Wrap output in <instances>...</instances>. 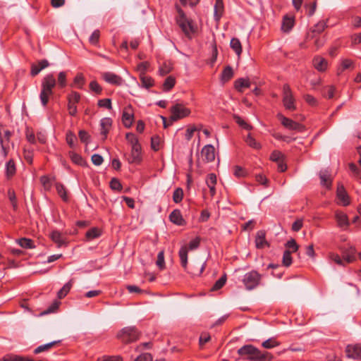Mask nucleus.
<instances>
[{
	"label": "nucleus",
	"mask_w": 361,
	"mask_h": 361,
	"mask_svg": "<svg viewBox=\"0 0 361 361\" xmlns=\"http://www.w3.org/2000/svg\"><path fill=\"white\" fill-rule=\"evenodd\" d=\"M156 264L160 269H163L165 267L164 253L163 250L159 252Z\"/></svg>",
	"instance_id": "45"
},
{
	"label": "nucleus",
	"mask_w": 361,
	"mask_h": 361,
	"mask_svg": "<svg viewBox=\"0 0 361 361\" xmlns=\"http://www.w3.org/2000/svg\"><path fill=\"white\" fill-rule=\"evenodd\" d=\"M231 47L233 50L236 53V54L239 56L242 52V47L240 42L237 38H233L231 40L230 43Z\"/></svg>",
	"instance_id": "30"
},
{
	"label": "nucleus",
	"mask_w": 361,
	"mask_h": 361,
	"mask_svg": "<svg viewBox=\"0 0 361 361\" xmlns=\"http://www.w3.org/2000/svg\"><path fill=\"white\" fill-rule=\"evenodd\" d=\"M75 140V137L74 134L71 132H68L66 135V141L69 146L72 148L74 147V142Z\"/></svg>",
	"instance_id": "61"
},
{
	"label": "nucleus",
	"mask_w": 361,
	"mask_h": 361,
	"mask_svg": "<svg viewBox=\"0 0 361 361\" xmlns=\"http://www.w3.org/2000/svg\"><path fill=\"white\" fill-rule=\"evenodd\" d=\"M50 236L54 242L58 244V246H61L64 244V240L62 238L61 234L59 231H53Z\"/></svg>",
	"instance_id": "34"
},
{
	"label": "nucleus",
	"mask_w": 361,
	"mask_h": 361,
	"mask_svg": "<svg viewBox=\"0 0 361 361\" xmlns=\"http://www.w3.org/2000/svg\"><path fill=\"white\" fill-rule=\"evenodd\" d=\"M255 244L257 248H263L264 246L269 245L265 239V232L264 231H259L257 233Z\"/></svg>",
	"instance_id": "19"
},
{
	"label": "nucleus",
	"mask_w": 361,
	"mask_h": 361,
	"mask_svg": "<svg viewBox=\"0 0 361 361\" xmlns=\"http://www.w3.org/2000/svg\"><path fill=\"white\" fill-rule=\"evenodd\" d=\"M58 83L61 87H63L66 85V74L65 72H60L58 75Z\"/></svg>",
	"instance_id": "54"
},
{
	"label": "nucleus",
	"mask_w": 361,
	"mask_h": 361,
	"mask_svg": "<svg viewBox=\"0 0 361 361\" xmlns=\"http://www.w3.org/2000/svg\"><path fill=\"white\" fill-rule=\"evenodd\" d=\"M98 105L101 107H106L109 109L111 108V102L110 99H100L98 102Z\"/></svg>",
	"instance_id": "59"
},
{
	"label": "nucleus",
	"mask_w": 361,
	"mask_h": 361,
	"mask_svg": "<svg viewBox=\"0 0 361 361\" xmlns=\"http://www.w3.org/2000/svg\"><path fill=\"white\" fill-rule=\"evenodd\" d=\"M172 71V66L166 63L159 68V73L161 75H165Z\"/></svg>",
	"instance_id": "57"
},
{
	"label": "nucleus",
	"mask_w": 361,
	"mask_h": 361,
	"mask_svg": "<svg viewBox=\"0 0 361 361\" xmlns=\"http://www.w3.org/2000/svg\"><path fill=\"white\" fill-rule=\"evenodd\" d=\"M261 275L255 271H252L245 274L243 282L247 290L255 288L259 283Z\"/></svg>",
	"instance_id": "5"
},
{
	"label": "nucleus",
	"mask_w": 361,
	"mask_h": 361,
	"mask_svg": "<svg viewBox=\"0 0 361 361\" xmlns=\"http://www.w3.org/2000/svg\"><path fill=\"white\" fill-rule=\"evenodd\" d=\"M139 333L135 327H125L118 334V338L123 343H130L138 338Z\"/></svg>",
	"instance_id": "4"
},
{
	"label": "nucleus",
	"mask_w": 361,
	"mask_h": 361,
	"mask_svg": "<svg viewBox=\"0 0 361 361\" xmlns=\"http://www.w3.org/2000/svg\"><path fill=\"white\" fill-rule=\"evenodd\" d=\"M262 346L265 348H272L279 345V343L273 338H269L262 343Z\"/></svg>",
	"instance_id": "49"
},
{
	"label": "nucleus",
	"mask_w": 361,
	"mask_h": 361,
	"mask_svg": "<svg viewBox=\"0 0 361 361\" xmlns=\"http://www.w3.org/2000/svg\"><path fill=\"white\" fill-rule=\"evenodd\" d=\"M99 31L98 30H94L89 38V42L92 44H97L99 39Z\"/></svg>",
	"instance_id": "55"
},
{
	"label": "nucleus",
	"mask_w": 361,
	"mask_h": 361,
	"mask_svg": "<svg viewBox=\"0 0 361 361\" xmlns=\"http://www.w3.org/2000/svg\"><path fill=\"white\" fill-rule=\"evenodd\" d=\"M279 118L281 121L282 125L288 129L301 131L303 128L302 126H301L300 124L281 114L279 115Z\"/></svg>",
	"instance_id": "12"
},
{
	"label": "nucleus",
	"mask_w": 361,
	"mask_h": 361,
	"mask_svg": "<svg viewBox=\"0 0 361 361\" xmlns=\"http://www.w3.org/2000/svg\"><path fill=\"white\" fill-rule=\"evenodd\" d=\"M8 197H9V200L11 201V203L12 204L13 209L16 210L18 208V204H17V200H16V196L14 191H12V190L8 191Z\"/></svg>",
	"instance_id": "53"
},
{
	"label": "nucleus",
	"mask_w": 361,
	"mask_h": 361,
	"mask_svg": "<svg viewBox=\"0 0 361 361\" xmlns=\"http://www.w3.org/2000/svg\"><path fill=\"white\" fill-rule=\"evenodd\" d=\"M72 286V280H71L69 282L66 283L63 288L59 290V291L57 293L58 298L61 299L64 298L67 293L70 291Z\"/></svg>",
	"instance_id": "32"
},
{
	"label": "nucleus",
	"mask_w": 361,
	"mask_h": 361,
	"mask_svg": "<svg viewBox=\"0 0 361 361\" xmlns=\"http://www.w3.org/2000/svg\"><path fill=\"white\" fill-rule=\"evenodd\" d=\"M56 79L52 74L47 75L42 82V90L39 98L43 106H46L49 101V97L53 94V88L56 86Z\"/></svg>",
	"instance_id": "2"
},
{
	"label": "nucleus",
	"mask_w": 361,
	"mask_h": 361,
	"mask_svg": "<svg viewBox=\"0 0 361 361\" xmlns=\"http://www.w3.org/2000/svg\"><path fill=\"white\" fill-rule=\"evenodd\" d=\"M233 76V71L231 66H226L221 74V81L226 82Z\"/></svg>",
	"instance_id": "29"
},
{
	"label": "nucleus",
	"mask_w": 361,
	"mask_h": 361,
	"mask_svg": "<svg viewBox=\"0 0 361 361\" xmlns=\"http://www.w3.org/2000/svg\"><path fill=\"white\" fill-rule=\"evenodd\" d=\"M140 80H141L142 86L146 88H149V87L152 86V85H153L152 79L151 78H149V77L145 75V74H142L140 75Z\"/></svg>",
	"instance_id": "47"
},
{
	"label": "nucleus",
	"mask_w": 361,
	"mask_h": 361,
	"mask_svg": "<svg viewBox=\"0 0 361 361\" xmlns=\"http://www.w3.org/2000/svg\"><path fill=\"white\" fill-rule=\"evenodd\" d=\"M246 143L251 147L255 149H259L260 145L258 143L255 138H253L250 134H249L245 138Z\"/></svg>",
	"instance_id": "42"
},
{
	"label": "nucleus",
	"mask_w": 361,
	"mask_h": 361,
	"mask_svg": "<svg viewBox=\"0 0 361 361\" xmlns=\"http://www.w3.org/2000/svg\"><path fill=\"white\" fill-rule=\"evenodd\" d=\"M293 25V19L288 17H285L282 23V29L285 32L289 31Z\"/></svg>",
	"instance_id": "39"
},
{
	"label": "nucleus",
	"mask_w": 361,
	"mask_h": 361,
	"mask_svg": "<svg viewBox=\"0 0 361 361\" xmlns=\"http://www.w3.org/2000/svg\"><path fill=\"white\" fill-rule=\"evenodd\" d=\"M238 353L241 356H246L252 361H270L272 356L269 353H262L257 348L251 345H246L238 349Z\"/></svg>",
	"instance_id": "1"
},
{
	"label": "nucleus",
	"mask_w": 361,
	"mask_h": 361,
	"mask_svg": "<svg viewBox=\"0 0 361 361\" xmlns=\"http://www.w3.org/2000/svg\"><path fill=\"white\" fill-rule=\"evenodd\" d=\"M250 82L247 80L240 78L235 82V87L239 92H243V87H250Z\"/></svg>",
	"instance_id": "31"
},
{
	"label": "nucleus",
	"mask_w": 361,
	"mask_h": 361,
	"mask_svg": "<svg viewBox=\"0 0 361 361\" xmlns=\"http://www.w3.org/2000/svg\"><path fill=\"white\" fill-rule=\"evenodd\" d=\"M175 85V78L172 76H169L164 83V88L168 91L171 90Z\"/></svg>",
	"instance_id": "46"
},
{
	"label": "nucleus",
	"mask_w": 361,
	"mask_h": 361,
	"mask_svg": "<svg viewBox=\"0 0 361 361\" xmlns=\"http://www.w3.org/2000/svg\"><path fill=\"white\" fill-rule=\"evenodd\" d=\"M92 161L96 166H100L103 162V158L99 154H93L92 156Z\"/></svg>",
	"instance_id": "62"
},
{
	"label": "nucleus",
	"mask_w": 361,
	"mask_h": 361,
	"mask_svg": "<svg viewBox=\"0 0 361 361\" xmlns=\"http://www.w3.org/2000/svg\"><path fill=\"white\" fill-rule=\"evenodd\" d=\"M354 67L353 61L350 59H343L341 62V71H343L348 68H353Z\"/></svg>",
	"instance_id": "50"
},
{
	"label": "nucleus",
	"mask_w": 361,
	"mask_h": 361,
	"mask_svg": "<svg viewBox=\"0 0 361 361\" xmlns=\"http://www.w3.org/2000/svg\"><path fill=\"white\" fill-rule=\"evenodd\" d=\"M283 102L285 107L289 110L295 109L294 99L289 85H285L283 86Z\"/></svg>",
	"instance_id": "7"
},
{
	"label": "nucleus",
	"mask_w": 361,
	"mask_h": 361,
	"mask_svg": "<svg viewBox=\"0 0 361 361\" xmlns=\"http://www.w3.org/2000/svg\"><path fill=\"white\" fill-rule=\"evenodd\" d=\"M224 12V4L222 0H216L214 5V19L219 21Z\"/></svg>",
	"instance_id": "22"
},
{
	"label": "nucleus",
	"mask_w": 361,
	"mask_h": 361,
	"mask_svg": "<svg viewBox=\"0 0 361 361\" xmlns=\"http://www.w3.org/2000/svg\"><path fill=\"white\" fill-rule=\"evenodd\" d=\"M170 220L175 224L181 226L184 224V219L179 210H174L169 216Z\"/></svg>",
	"instance_id": "23"
},
{
	"label": "nucleus",
	"mask_w": 361,
	"mask_h": 361,
	"mask_svg": "<svg viewBox=\"0 0 361 361\" xmlns=\"http://www.w3.org/2000/svg\"><path fill=\"white\" fill-rule=\"evenodd\" d=\"M271 161L276 162L278 166V169L283 172L286 170L287 166L284 163V155L279 151H274L270 157Z\"/></svg>",
	"instance_id": "9"
},
{
	"label": "nucleus",
	"mask_w": 361,
	"mask_h": 361,
	"mask_svg": "<svg viewBox=\"0 0 361 361\" xmlns=\"http://www.w3.org/2000/svg\"><path fill=\"white\" fill-rule=\"evenodd\" d=\"M18 243L23 248L31 249L34 247L32 240L28 238H23L18 239Z\"/></svg>",
	"instance_id": "35"
},
{
	"label": "nucleus",
	"mask_w": 361,
	"mask_h": 361,
	"mask_svg": "<svg viewBox=\"0 0 361 361\" xmlns=\"http://www.w3.org/2000/svg\"><path fill=\"white\" fill-rule=\"evenodd\" d=\"M176 9L178 13L177 23L181 28L182 31L185 33V35L190 37L191 33L194 32V27L192 25L191 21L186 18L184 12L179 8L178 6H176Z\"/></svg>",
	"instance_id": "3"
},
{
	"label": "nucleus",
	"mask_w": 361,
	"mask_h": 361,
	"mask_svg": "<svg viewBox=\"0 0 361 361\" xmlns=\"http://www.w3.org/2000/svg\"><path fill=\"white\" fill-rule=\"evenodd\" d=\"M183 196V191L181 188H178L173 192V200L176 203H178L182 200Z\"/></svg>",
	"instance_id": "48"
},
{
	"label": "nucleus",
	"mask_w": 361,
	"mask_h": 361,
	"mask_svg": "<svg viewBox=\"0 0 361 361\" xmlns=\"http://www.w3.org/2000/svg\"><path fill=\"white\" fill-rule=\"evenodd\" d=\"M329 257L334 262H335L337 264L341 266H345V262L342 260L340 256L338 254L330 252L329 254Z\"/></svg>",
	"instance_id": "52"
},
{
	"label": "nucleus",
	"mask_w": 361,
	"mask_h": 361,
	"mask_svg": "<svg viewBox=\"0 0 361 361\" xmlns=\"http://www.w3.org/2000/svg\"><path fill=\"white\" fill-rule=\"evenodd\" d=\"M348 357L356 360H361V345H348L345 349Z\"/></svg>",
	"instance_id": "10"
},
{
	"label": "nucleus",
	"mask_w": 361,
	"mask_h": 361,
	"mask_svg": "<svg viewBox=\"0 0 361 361\" xmlns=\"http://www.w3.org/2000/svg\"><path fill=\"white\" fill-rule=\"evenodd\" d=\"M99 361H123L122 358L119 356H109L103 357L99 360Z\"/></svg>",
	"instance_id": "64"
},
{
	"label": "nucleus",
	"mask_w": 361,
	"mask_h": 361,
	"mask_svg": "<svg viewBox=\"0 0 361 361\" xmlns=\"http://www.w3.org/2000/svg\"><path fill=\"white\" fill-rule=\"evenodd\" d=\"M56 188L57 190L58 194L60 195V197L64 200L67 201L68 197L66 195V191L64 188V186L62 184L56 183Z\"/></svg>",
	"instance_id": "41"
},
{
	"label": "nucleus",
	"mask_w": 361,
	"mask_h": 361,
	"mask_svg": "<svg viewBox=\"0 0 361 361\" xmlns=\"http://www.w3.org/2000/svg\"><path fill=\"white\" fill-rule=\"evenodd\" d=\"M226 281V275H223L213 286V287L211 288L212 291H216L219 289L221 288L225 283Z\"/></svg>",
	"instance_id": "40"
},
{
	"label": "nucleus",
	"mask_w": 361,
	"mask_h": 361,
	"mask_svg": "<svg viewBox=\"0 0 361 361\" xmlns=\"http://www.w3.org/2000/svg\"><path fill=\"white\" fill-rule=\"evenodd\" d=\"M337 197L343 204V205L346 206L350 204L348 195L346 193V191L343 185H339L337 188Z\"/></svg>",
	"instance_id": "17"
},
{
	"label": "nucleus",
	"mask_w": 361,
	"mask_h": 361,
	"mask_svg": "<svg viewBox=\"0 0 361 361\" xmlns=\"http://www.w3.org/2000/svg\"><path fill=\"white\" fill-rule=\"evenodd\" d=\"M49 66L47 60L44 59L38 62L37 64H32L31 66V75L32 76L37 75L42 70Z\"/></svg>",
	"instance_id": "18"
},
{
	"label": "nucleus",
	"mask_w": 361,
	"mask_h": 361,
	"mask_svg": "<svg viewBox=\"0 0 361 361\" xmlns=\"http://www.w3.org/2000/svg\"><path fill=\"white\" fill-rule=\"evenodd\" d=\"M102 77L105 81L113 85H120L122 82L121 77L111 72L104 73Z\"/></svg>",
	"instance_id": "14"
},
{
	"label": "nucleus",
	"mask_w": 361,
	"mask_h": 361,
	"mask_svg": "<svg viewBox=\"0 0 361 361\" xmlns=\"http://www.w3.org/2000/svg\"><path fill=\"white\" fill-rule=\"evenodd\" d=\"M336 219L340 227H348L349 226L348 218L345 214L342 212H336Z\"/></svg>",
	"instance_id": "24"
},
{
	"label": "nucleus",
	"mask_w": 361,
	"mask_h": 361,
	"mask_svg": "<svg viewBox=\"0 0 361 361\" xmlns=\"http://www.w3.org/2000/svg\"><path fill=\"white\" fill-rule=\"evenodd\" d=\"M171 123L188 116L190 111L181 104H176L171 108Z\"/></svg>",
	"instance_id": "6"
},
{
	"label": "nucleus",
	"mask_w": 361,
	"mask_h": 361,
	"mask_svg": "<svg viewBox=\"0 0 361 361\" xmlns=\"http://www.w3.org/2000/svg\"><path fill=\"white\" fill-rule=\"evenodd\" d=\"M101 235V231L97 228H92L86 233V238L88 240H92L94 238L99 237Z\"/></svg>",
	"instance_id": "37"
},
{
	"label": "nucleus",
	"mask_w": 361,
	"mask_h": 361,
	"mask_svg": "<svg viewBox=\"0 0 361 361\" xmlns=\"http://www.w3.org/2000/svg\"><path fill=\"white\" fill-rule=\"evenodd\" d=\"M286 246L287 248H288L291 252H296L298 249V245H297L296 242L295 240L293 239H291L290 240H288L286 244Z\"/></svg>",
	"instance_id": "56"
},
{
	"label": "nucleus",
	"mask_w": 361,
	"mask_h": 361,
	"mask_svg": "<svg viewBox=\"0 0 361 361\" xmlns=\"http://www.w3.org/2000/svg\"><path fill=\"white\" fill-rule=\"evenodd\" d=\"M336 92V88L334 86H326L322 90L323 95L329 99L334 97Z\"/></svg>",
	"instance_id": "38"
},
{
	"label": "nucleus",
	"mask_w": 361,
	"mask_h": 361,
	"mask_svg": "<svg viewBox=\"0 0 361 361\" xmlns=\"http://www.w3.org/2000/svg\"><path fill=\"white\" fill-rule=\"evenodd\" d=\"M134 361H152V356L149 353H143L138 356Z\"/></svg>",
	"instance_id": "60"
},
{
	"label": "nucleus",
	"mask_w": 361,
	"mask_h": 361,
	"mask_svg": "<svg viewBox=\"0 0 361 361\" xmlns=\"http://www.w3.org/2000/svg\"><path fill=\"white\" fill-rule=\"evenodd\" d=\"M68 109L69 114L71 116H75L77 114L76 104L80 102V95L76 92H72V93L68 96Z\"/></svg>",
	"instance_id": "8"
},
{
	"label": "nucleus",
	"mask_w": 361,
	"mask_h": 361,
	"mask_svg": "<svg viewBox=\"0 0 361 361\" xmlns=\"http://www.w3.org/2000/svg\"><path fill=\"white\" fill-rule=\"evenodd\" d=\"M211 340V336L207 334L203 333L201 334L200 339H199V344L201 348H202V345L204 343L209 342Z\"/></svg>",
	"instance_id": "58"
},
{
	"label": "nucleus",
	"mask_w": 361,
	"mask_h": 361,
	"mask_svg": "<svg viewBox=\"0 0 361 361\" xmlns=\"http://www.w3.org/2000/svg\"><path fill=\"white\" fill-rule=\"evenodd\" d=\"M327 61L324 58L317 56L313 60V65L319 71H324L327 68Z\"/></svg>",
	"instance_id": "20"
},
{
	"label": "nucleus",
	"mask_w": 361,
	"mask_h": 361,
	"mask_svg": "<svg viewBox=\"0 0 361 361\" xmlns=\"http://www.w3.org/2000/svg\"><path fill=\"white\" fill-rule=\"evenodd\" d=\"M215 149L214 147L211 145H208L204 146L201 152L202 157L206 161H212L215 159Z\"/></svg>",
	"instance_id": "13"
},
{
	"label": "nucleus",
	"mask_w": 361,
	"mask_h": 361,
	"mask_svg": "<svg viewBox=\"0 0 361 361\" xmlns=\"http://www.w3.org/2000/svg\"><path fill=\"white\" fill-rule=\"evenodd\" d=\"M292 263V258L290 256V251L287 250L284 252L283 256V264L286 267H288Z\"/></svg>",
	"instance_id": "51"
},
{
	"label": "nucleus",
	"mask_w": 361,
	"mask_h": 361,
	"mask_svg": "<svg viewBox=\"0 0 361 361\" xmlns=\"http://www.w3.org/2000/svg\"><path fill=\"white\" fill-rule=\"evenodd\" d=\"M326 27L325 22H319L318 23L315 27L310 31V32L307 33V39H314L316 37V35L322 33L325 27Z\"/></svg>",
	"instance_id": "15"
},
{
	"label": "nucleus",
	"mask_w": 361,
	"mask_h": 361,
	"mask_svg": "<svg viewBox=\"0 0 361 361\" xmlns=\"http://www.w3.org/2000/svg\"><path fill=\"white\" fill-rule=\"evenodd\" d=\"M161 145V140L159 136H154L152 137L151 146L154 150H155V151L159 150L160 149Z\"/></svg>",
	"instance_id": "43"
},
{
	"label": "nucleus",
	"mask_w": 361,
	"mask_h": 361,
	"mask_svg": "<svg viewBox=\"0 0 361 361\" xmlns=\"http://www.w3.org/2000/svg\"><path fill=\"white\" fill-rule=\"evenodd\" d=\"M141 161V147L140 145H135L132 146L131 155L129 161L132 163H138Z\"/></svg>",
	"instance_id": "16"
},
{
	"label": "nucleus",
	"mask_w": 361,
	"mask_h": 361,
	"mask_svg": "<svg viewBox=\"0 0 361 361\" xmlns=\"http://www.w3.org/2000/svg\"><path fill=\"white\" fill-rule=\"evenodd\" d=\"M56 343H57L56 341H53V342L40 345V346L37 347L36 349H35L34 353L35 354H39L44 351L49 350L50 348L54 347Z\"/></svg>",
	"instance_id": "33"
},
{
	"label": "nucleus",
	"mask_w": 361,
	"mask_h": 361,
	"mask_svg": "<svg viewBox=\"0 0 361 361\" xmlns=\"http://www.w3.org/2000/svg\"><path fill=\"white\" fill-rule=\"evenodd\" d=\"M319 177L321 179V184L323 186L329 188L331 184V180L330 178V175L329 174L328 171H321L319 173Z\"/></svg>",
	"instance_id": "26"
},
{
	"label": "nucleus",
	"mask_w": 361,
	"mask_h": 361,
	"mask_svg": "<svg viewBox=\"0 0 361 361\" xmlns=\"http://www.w3.org/2000/svg\"><path fill=\"white\" fill-rule=\"evenodd\" d=\"M69 157L71 159V161L75 164L82 166L85 165V161L82 158V157L74 152H69Z\"/></svg>",
	"instance_id": "28"
},
{
	"label": "nucleus",
	"mask_w": 361,
	"mask_h": 361,
	"mask_svg": "<svg viewBox=\"0 0 361 361\" xmlns=\"http://www.w3.org/2000/svg\"><path fill=\"white\" fill-rule=\"evenodd\" d=\"M6 176L10 178L16 173V166L13 160L11 159L6 163Z\"/></svg>",
	"instance_id": "36"
},
{
	"label": "nucleus",
	"mask_w": 361,
	"mask_h": 361,
	"mask_svg": "<svg viewBox=\"0 0 361 361\" xmlns=\"http://www.w3.org/2000/svg\"><path fill=\"white\" fill-rule=\"evenodd\" d=\"M111 126V120L109 118H104L101 120V134L103 135L104 139L106 137V135Z\"/></svg>",
	"instance_id": "21"
},
{
	"label": "nucleus",
	"mask_w": 361,
	"mask_h": 361,
	"mask_svg": "<svg viewBox=\"0 0 361 361\" xmlns=\"http://www.w3.org/2000/svg\"><path fill=\"white\" fill-rule=\"evenodd\" d=\"M11 135V133L9 130H4L1 131L0 130V144L4 156H6L8 153V146Z\"/></svg>",
	"instance_id": "11"
},
{
	"label": "nucleus",
	"mask_w": 361,
	"mask_h": 361,
	"mask_svg": "<svg viewBox=\"0 0 361 361\" xmlns=\"http://www.w3.org/2000/svg\"><path fill=\"white\" fill-rule=\"evenodd\" d=\"M133 115L130 108L126 109L123 114V122L126 127L129 128L133 123Z\"/></svg>",
	"instance_id": "25"
},
{
	"label": "nucleus",
	"mask_w": 361,
	"mask_h": 361,
	"mask_svg": "<svg viewBox=\"0 0 361 361\" xmlns=\"http://www.w3.org/2000/svg\"><path fill=\"white\" fill-rule=\"evenodd\" d=\"M188 250L187 246H183L179 251V257L181 265L185 269L188 263Z\"/></svg>",
	"instance_id": "27"
},
{
	"label": "nucleus",
	"mask_w": 361,
	"mask_h": 361,
	"mask_svg": "<svg viewBox=\"0 0 361 361\" xmlns=\"http://www.w3.org/2000/svg\"><path fill=\"white\" fill-rule=\"evenodd\" d=\"M233 118L235 122L242 128H245L247 130H251L252 128L251 126L247 124L244 120H243L239 116L234 115Z\"/></svg>",
	"instance_id": "44"
},
{
	"label": "nucleus",
	"mask_w": 361,
	"mask_h": 361,
	"mask_svg": "<svg viewBox=\"0 0 361 361\" xmlns=\"http://www.w3.org/2000/svg\"><path fill=\"white\" fill-rule=\"evenodd\" d=\"M85 78L82 74H78L74 80V83L79 87L82 88V85L84 84Z\"/></svg>",
	"instance_id": "63"
}]
</instances>
